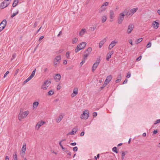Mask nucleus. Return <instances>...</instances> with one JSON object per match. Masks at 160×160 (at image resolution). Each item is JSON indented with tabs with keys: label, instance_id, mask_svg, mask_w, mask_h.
Wrapping results in <instances>:
<instances>
[{
	"label": "nucleus",
	"instance_id": "52",
	"mask_svg": "<svg viewBox=\"0 0 160 160\" xmlns=\"http://www.w3.org/2000/svg\"><path fill=\"white\" fill-rule=\"evenodd\" d=\"M129 42L131 45H133V44L132 43V39H129L128 41Z\"/></svg>",
	"mask_w": 160,
	"mask_h": 160
},
{
	"label": "nucleus",
	"instance_id": "49",
	"mask_svg": "<svg viewBox=\"0 0 160 160\" xmlns=\"http://www.w3.org/2000/svg\"><path fill=\"white\" fill-rule=\"evenodd\" d=\"M131 76V74L130 72H128L127 73V75L126 76V77L127 78H129Z\"/></svg>",
	"mask_w": 160,
	"mask_h": 160
},
{
	"label": "nucleus",
	"instance_id": "8",
	"mask_svg": "<svg viewBox=\"0 0 160 160\" xmlns=\"http://www.w3.org/2000/svg\"><path fill=\"white\" fill-rule=\"evenodd\" d=\"M61 60V56L58 55L53 60V65L56 67L59 64Z\"/></svg>",
	"mask_w": 160,
	"mask_h": 160
},
{
	"label": "nucleus",
	"instance_id": "54",
	"mask_svg": "<svg viewBox=\"0 0 160 160\" xmlns=\"http://www.w3.org/2000/svg\"><path fill=\"white\" fill-rule=\"evenodd\" d=\"M9 71H7L6 73L4 74V78L6 77L7 75L9 73Z\"/></svg>",
	"mask_w": 160,
	"mask_h": 160
},
{
	"label": "nucleus",
	"instance_id": "12",
	"mask_svg": "<svg viewBox=\"0 0 160 160\" xmlns=\"http://www.w3.org/2000/svg\"><path fill=\"white\" fill-rule=\"evenodd\" d=\"M26 149V144L25 143H24L23 144L22 147V148L21 150V156L22 157H24L25 155Z\"/></svg>",
	"mask_w": 160,
	"mask_h": 160
},
{
	"label": "nucleus",
	"instance_id": "63",
	"mask_svg": "<svg viewBox=\"0 0 160 160\" xmlns=\"http://www.w3.org/2000/svg\"><path fill=\"white\" fill-rule=\"evenodd\" d=\"M43 38H44V37H43V36H41V37L40 38H39V41H40Z\"/></svg>",
	"mask_w": 160,
	"mask_h": 160
},
{
	"label": "nucleus",
	"instance_id": "50",
	"mask_svg": "<svg viewBox=\"0 0 160 160\" xmlns=\"http://www.w3.org/2000/svg\"><path fill=\"white\" fill-rule=\"evenodd\" d=\"M51 152L53 153H54V154H55V155H57V153L56 152H55L53 150H51Z\"/></svg>",
	"mask_w": 160,
	"mask_h": 160
},
{
	"label": "nucleus",
	"instance_id": "26",
	"mask_svg": "<svg viewBox=\"0 0 160 160\" xmlns=\"http://www.w3.org/2000/svg\"><path fill=\"white\" fill-rule=\"evenodd\" d=\"M77 128H74L72 129V132L69 133V134L74 135V134L77 131Z\"/></svg>",
	"mask_w": 160,
	"mask_h": 160
},
{
	"label": "nucleus",
	"instance_id": "23",
	"mask_svg": "<svg viewBox=\"0 0 160 160\" xmlns=\"http://www.w3.org/2000/svg\"><path fill=\"white\" fill-rule=\"evenodd\" d=\"M124 13H126V15L129 16H132V14L131 13V11L130 10L129 11V10H128L127 9H125L123 12Z\"/></svg>",
	"mask_w": 160,
	"mask_h": 160
},
{
	"label": "nucleus",
	"instance_id": "36",
	"mask_svg": "<svg viewBox=\"0 0 160 160\" xmlns=\"http://www.w3.org/2000/svg\"><path fill=\"white\" fill-rule=\"evenodd\" d=\"M126 153L125 152H123L122 154L121 158L122 160H123L124 158V156L125 155Z\"/></svg>",
	"mask_w": 160,
	"mask_h": 160
},
{
	"label": "nucleus",
	"instance_id": "38",
	"mask_svg": "<svg viewBox=\"0 0 160 160\" xmlns=\"http://www.w3.org/2000/svg\"><path fill=\"white\" fill-rule=\"evenodd\" d=\"M66 57L67 58H70V53L68 52H66Z\"/></svg>",
	"mask_w": 160,
	"mask_h": 160
},
{
	"label": "nucleus",
	"instance_id": "18",
	"mask_svg": "<svg viewBox=\"0 0 160 160\" xmlns=\"http://www.w3.org/2000/svg\"><path fill=\"white\" fill-rule=\"evenodd\" d=\"M78 93V88H75L74 89L73 93L71 95V97L72 98L74 97Z\"/></svg>",
	"mask_w": 160,
	"mask_h": 160
},
{
	"label": "nucleus",
	"instance_id": "56",
	"mask_svg": "<svg viewBox=\"0 0 160 160\" xmlns=\"http://www.w3.org/2000/svg\"><path fill=\"white\" fill-rule=\"evenodd\" d=\"M97 116V113L96 112H94L93 113V116L94 117H96Z\"/></svg>",
	"mask_w": 160,
	"mask_h": 160
},
{
	"label": "nucleus",
	"instance_id": "7",
	"mask_svg": "<svg viewBox=\"0 0 160 160\" xmlns=\"http://www.w3.org/2000/svg\"><path fill=\"white\" fill-rule=\"evenodd\" d=\"M92 49L91 47H89L85 51L84 54L83 56V58L86 59L87 57L92 52Z\"/></svg>",
	"mask_w": 160,
	"mask_h": 160
},
{
	"label": "nucleus",
	"instance_id": "43",
	"mask_svg": "<svg viewBox=\"0 0 160 160\" xmlns=\"http://www.w3.org/2000/svg\"><path fill=\"white\" fill-rule=\"evenodd\" d=\"M151 43L150 42H149L148 43L147 45V48H149L151 47Z\"/></svg>",
	"mask_w": 160,
	"mask_h": 160
},
{
	"label": "nucleus",
	"instance_id": "48",
	"mask_svg": "<svg viewBox=\"0 0 160 160\" xmlns=\"http://www.w3.org/2000/svg\"><path fill=\"white\" fill-rule=\"evenodd\" d=\"M142 58V56H140L139 57H138V58H137L136 59V61H140Z\"/></svg>",
	"mask_w": 160,
	"mask_h": 160
},
{
	"label": "nucleus",
	"instance_id": "44",
	"mask_svg": "<svg viewBox=\"0 0 160 160\" xmlns=\"http://www.w3.org/2000/svg\"><path fill=\"white\" fill-rule=\"evenodd\" d=\"M111 58V56L108 55V54L107 55L106 60L108 61V60L109 59Z\"/></svg>",
	"mask_w": 160,
	"mask_h": 160
},
{
	"label": "nucleus",
	"instance_id": "20",
	"mask_svg": "<svg viewBox=\"0 0 160 160\" xmlns=\"http://www.w3.org/2000/svg\"><path fill=\"white\" fill-rule=\"evenodd\" d=\"M7 22L6 20L4 19L0 24V26L4 28L6 25Z\"/></svg>",
	"mask_w": 160,
	"mask_h": 160
},
{
	"label": "nucleus",
	"instance_id": "27",
	"mask_svg": "<svg viewBox=\"0 0 160 160\" xmlns=\"http://www.w3.org/2000/svg\"><path fill=\"white\" fill-rule=\"evenodd\" d=\"M39 105V102H35L32 104V107L33 109L37 108Z\"/></svg>",
	"mask_w": 160,
	"mask_h": 160
},
{
	"label": "nucleus",
	"instance_id": "10",
	"mask_svg": "<svg viewBox=\"0 0 160 160\" xmlns=\"http://www.w3.org/2000/svg\"><path fill=\"white\" fill-rule=\"evenodd\" d=\"M100 59H98L96 62L93 64L92 67V70L93 72L96 69L97 67L100 63Z\"/></svg>",
	"mask_w": 160,
	"mask_h": 160
},
{
	"label": "nucleus",
	"instance_id": "53",
	"mask_svg": "<svg viewBox=\"0 0 160 160\" xmlns=\"http://www.w3.org/2000/svg\"><path fill=\"white\" fill-rule=\"evenodd\" d=\"M121 77H122V76H121V74H120L118 76V79H120V80H121Z\"/></svg>",
	"mask_w": 160,
	"mask_h": 160
},
{
	"label": "nucleus",
	"instance_id": "57",
	"mask_svg": "<svg viewBox=\"0 0 160 160\" xmlns=\"http://www.w3.org/2000/svg\"><path fill=\"white\" fill-rule=\"evenodd\" d=\"M96 28V26H95L94 27H91L90 28L91 29V30H94Z\"/></svg>",
	"mask_w": 160,
	"mask_h": 160
},
{
	"label": "nucleus",
	"instance_id": "51",
	"mask_svg": "<svg viewBox=\"0 0 160 160\" xmlns=\"http://www.w3.org/2000/svg\"><path fill=\"white\" fill-rule=\"evenodd\" d=\"M78 148L77 147H74L73 148V150L74 151H77L78 150Z\"/></svg>",
	"mask_w": 160,
	"mask_h": 160
},
{
	"label": "nucleus",
	"instance_id": "60",
	"mask_svg": "<svg viewBox=\"0 0 160 160\" xmlns=\"http://www.w3.org/2000/svg\"><path fill=\"white\" fill-rule=\"evenodd\" d=\"M121 80H120V79H118L117 80H116L115 82L116 83H118V82H119L121 81Z\"/></svg>",
	"mask_w": 160,
	"mask_h": 160
},
{
	"label": "nucleus",
	"instance_id": "4",
	"mask_svg": "<svg viewBox=\"0 0 160 160\" xmlns=\"http://www.w3.org/2000/svg\"><path fill=\"white\" fill-rule=\"evenodd\" d=\"M125 14L124 12L120 13L118 17L117 23L118 24H121L122 23L124 19Z\"/></svg>",
	"mask_w": 160,
	"mask_h": 160
},
{
	"label": "nucleus",
	"instance_id": "45",
	"mask_svg": "<svg viewBox=\"0 0 160 160\" xmlns=\"http://www.w3.org/2000/svg\"><path fill=\"white\" fill-rule=\"evenodd\" d=\"M65 152L68 154L69 156H71V152H69L68 150H66L65 151Z\"/></svg>",
	"mask_w": 160,
	"mask_h": 160
},
{
	"label": "nucleus",
	"instance_id": "42",
	"mask_svg": "<svg viewBox=\"0 0 160 160\" xmlns=\"http://www.w3.org/2000/svg\"><path fill=\"white\" fill-rule=\"evenodd\" d=\"M85 59H84V58H83V59L82 60V62L80 63V65L81 66H82L83 64V63L85 62Z\"/></svg>",
	"mask_w": 160,
	"mask_h": 160
},
{
	"label": "nucleus",
	"instance_id": "41",
	"mask_svg": "<svg viewBox=\"0 0 160 160\" xmlns=\"http://www.w3.org/2000/svg\"><path fill=\"white\" fill-rule=\"evenodd\" d=\"M61 88V87L60 85L59 84H58L57 87V89L58 90H59Z\"/></svg>",
	"mask_w": 160,
	"mask_h": 160
},
{
	"label": "nucleus",
	"instance_id": "55",
	"mask_svg": "<svg viewBox=\"0 0 160 160\" xmlns=\"http://www.w3.org/2000/svg\"><path fill=\"white\" fill-rule=\"evenodd\" d=\"M159 123H160V119L157 120L156 121V122L154 123L155 124H156Z\"/></svg>",
	"mask_w": 160,
	"mask_h": 160
},
{
	"label": "nucleus",
	"instance_id": "62",
	"mask_svg": "<svg viewBox=\"0 0 160 160\" xmlns=\"http://www.w3.org/2000/svg\"><path fill=\"white\" fill-rule=\"evenodd\" d=\"M128 82V80L127 79H126L124 81V82H123V84H124L126 83H127Z\"/></svg>",
	"mask_w": 160,
	"mask_h": 160
},
{
	"label": "nucleus",
	"instance_id": "19",
	"mask_svg": "<svg viewBox=\"0 0 160 160\" xmlns=\"http://www.w3.org/2000/svg\"><path fill=\"white\" fill-rule=\"evenodd\" d=\"M152 27L155 29H157L159 25V23L156 21H153L152 23Z\"/></svg>",
	"mask_w": 160,
	"mask_h": 160
},
{
	"label": "nucleus",
	"instance_id": "14",
	"mask_svg": "<svg viewBox=\"0 0 160 160\" xmlns=\"http://www.w3.org/2000/svg\"><path fill=\"white\" fill-rule=\"evenodd\" d=\"M112 78V75H110L107 77L106 79L105 80L104 83V86H106L111 81Z\"/></svg>",
	"mask_w": 160,
	"mask_h": 160
},
{
	"label": "nucleus",
	"instance_id": "64",
	"mask_svg": "<svg viewBox=\"0 0 160 160\" xmlns=\"http://www.w3.org/2000/svg\"><path fill=\"white\" fill-rule=\"evenodd\" d=\"M67 62L66 60H65L63 61V63L64 64H67Z\"/></svg>",
	"mask_w": 160,
	"mask_h": 160
},
{
	"label": "nucleus",
	"instance_id": "2",
	"mask_svg": "<svg viewBox=\"0 0 160 160\" xmlns=\"http://www.w3.org/2000/svg\"><path fill=\"white\" fill-rule=\"evenodd\" d=\"M87 43L85 42H81L77 45L75 50V52L77 53L80 50L84 48L86 46Z\"/></svg>",
	"mask_w": 160,
	"mask_h": 160
},
{
	"label": "nucleus",
	"instance_id": "37",
	"mask_svg": "<svg viewBox=\"0 0 160 160\" xmlns=\"http://www.w3.org/2000/svg\"><path fill=\"white\" fill-rule=\"evenodd\" d=\"M13 159L14 160H18L17 154L16 153H15L13 155Z\"/></svg>",
	"mask_w": 160,
	"mask_h": 160
},
{
	"label": "nucleus",
	"instance_id": "39",
	"mask_svg": "<svg viewBox=\"0 0 160 160\" xmlns=\"http://www.w3.org/2000/svg\"><path fill=\"white\" fill-rule=\"evenodd\" d=\"M112 150L116 153H118V151L117 150V148L116 147H114L112 148Z\"/></svg>",
	"mask_w": 160,
	"mask_h": 160
},
{
	"label": "nucleus",
	"instance_id": "31",
	"mask_svg": "<svg viewBox=\"0 0 160 160\" xmlns=\"http://www.w3.org/2000/svg\"><path fill=\"white\" fill-rule=\"evenodd\" d=\"M32 78H31L30 76H29L27 79L23 82L24 84H25L27 82L29 81H30Z\"/></svg>",
	"mask_w": 160,
	"mask_h": 160
},
{
	"label": "nucleus",
	"instance_id": "6",
	"mask_svg": "<svg viewBox=\"0 0 160 160\" xmlns=\"http://www.w3.org/2000/svg\"><path fill=\"white\" fill-rule=\"evenodd\" d=\"M11 0H5L1 3L0 7L1 8H4L8 6Z\"/></svg>",
	"mask_w": 160,
	"mask_h": 160
},
{
	"label": "nucleus",
	"instance_id": "25",
	"mask_svg": "<svg viewBox=\"0 0 160 160\" xmlns=\"http://www.w3.org/2000/svg\"><path fill=\"white\" fill-rule=\"evenodd\" d=\"M106 41V39H104L100 42L99 44V48H101L102 47Z\"/></svg>",
	"mask_w": 160,
	"mask_h": 160
},
{
	"label": "nucleus",
	"instance_id": "59",
	"mask_svg": "<svg viewBox=\"0 0 160 160\" xmlns=\"http://www.w3.org/2000/svg\"><path fill=\"white\" fill-rule=\"evenodd\" d=\"M43 71H44V72H47L48 71V69L47 68H44Z\"/></svg>",
	"mask_w": 160,
	"mask_h": 160
},
{
	"label": "nucleus",
	"instance_id": "47",
	"mask_svg": "<svg viewBox=\"0 0 160 160\" xmlns=\"http://www.w3.org/2000/svg\"><path fill=\"white\" fill-rule=\"evenodd\" d=\"M73 67H74V66H73L71 65V66H70L69 67H68L67 68V69L68 70L72 69H73Z\"/></svg>",
	"mask_w": 160,
	"mask_h": 160
},
{
	"label": "nucleus",
	"instance_id": "61",
	"mask_svg": "<svg viewBox=\"0 0 160 160\" xmlns=\"http://www.w3.org/2000/svg\"><path fill=\"white\" fill-rule=\"evenodd\" d=\"M84 134V132H81L80 133V136H83Z\"/></svg>",
	"mask_w": 160,
	"mask_h": 160
},
{
	"label": "nucleus",
	"instance_id": "15",
	"mask_svg": "<svg viewBox=\"0 0 160 160\" xmlns=\"http://www.w3.org/2000/svg\"><path fill=\"white\" fill-rule=\"evenodd\" d=\"M45 123V122L42 121H41L38 122L36 124L35 128L37 130H39L40 127L42 125L44 124Z\"/></svg>",
	"mask_w": 160,
	"mask_h": 160
},
{
	"label": "nucleus",
	"instance_id": "58",
	"mask_svg": "<svg viewBox=\"0 0 160 160\" xmlns=\"http://www.w3.org/2000/svg\"><path fill=\"white\" fill-rule=\"evenodd\" d=\"M70 145L72 146H75L76 145V142L71 143H70Z\"/></svg>",
	"mask_w": 160,
	"mask_h": 160
},
{
	"label": "nucleus",
	"instance_id": "3",
	"mask_svg": "<svg viewBox=\"0 0 160 160\" xmlns=\"http://www.w3.org/2000/svg\"><path fill=\"white\" fill-rule=\"evenodd\" d=\"M29 113L28 111H27L24 112H20L18 115V118L19 121H21V120L25 118Z\"/></svg>",
	"mask_w": 160,
	"mask_h": 160
},
{
	"label": "nucleus",
	"instance_id": "46",
	"mask_svg": "<svg viewBox=\"0 0 160 160\" xmlns=\"http://www.w3.org/2000/svg\"><path fill=\"white\" fill-rule=\"evenodd\" d=\"M18 13V11L15 13H14L11 16L12 18H13Z\"/></svg>",
	"mask_w": 160,
	"mask_h": 160
},
{
	"label": "nucleus",
	"instance_id": "29",
	"mask_svg": "<svg viewBox=\"0 0 160 160\" xmlns=\"http://www.w3.org/2000/svg\"><path fill=\"white\" fill-rule=\"evenodd\" d=\"M78 38H72V43L73 44L76 43L78 41Z\"/></svg>",
	"mask_w": 160,
	"mask_h": 160
},
{
	"label": "nucleus",
	"instance_id": "32",
	"mask_svg": "<svg viewBox=\"0 0 160 160\" xmlns=\"http://www.w3.org/2000/svg\"><path fill=\"white\" fill-rule=\"evenodd\" d=\"M32 78H31L30 76H29L27 79L23 82L24 84H25L27 82L29 81H30Z\"/></svg>",
	"mask_w": 160,
	"mask_h": 160
},
{
	"label": "nucleus",
	"instance_id": "40",
	"mask_svg": "<svg viewBox=\"0 0 160 160\" xmlns=\"http://www.w3.org/2000/svg\"><path fill=\"white\" fill-rule=\"evenodd\" d=\"M114 52V51H111L109 52L108 54L110 56H111L112 55Z\"/></svg>",
	"mask_w": 160,
	"mask_h": 160
},
{
	"label": "nucleus",
	"instance_id": "11",
	"mask_svg": "<svg viewBox=\"0 0 160 160\" xmlns=\"http://www.w3.org/2000/svg\"><path fill=\"white\" fill-rule=\"evenodd\" d=\"M109 18L110 22H112L113 21V19L115 17V15L114 14V12L113 10H111L109 11Z\"/></svg>",
	"mask_w": 160,
	"mask_h": 160
},
{
	"label": "nucleus",
	"instance_id": "21",
	"mask_svg": "<svg viewBox=\"0 0 160 160\" xmlns=\"http://www.w3.org/2000/svg\"><path fill=\"white\" fill-rule=\"evenodd\" d=\"M61 76L59 74H56L55 75L54 78L56 80V82H58L60 80Z\"/></svg>",
	"mask_w": 160,
	"mask_h": 160
},
{
	"label": "nucleus",
	"instance_id": "33",
	"mask_svg": "<svg viewBox=\"0 0 160 160\" xmlns=\"http://www.w3.org/2000/svg\"><path fill=\"white\" fill-rule=\"evenodd\" d=\"M142 38H140L139 39H138L137 40V41L136 42V44H138V43H140L142 41Z\"/></svg>",
	"mask_w": 160,
	"mask_h": 160
},
{
	"label": "nucleus",
	"instance_id": "28",
	"mask_svg": "<svg viewBox=\"0 0 160 160\" xmlns=\"http://www.w3.org/2000/svg\"><path fill=\"white\" fill-rule=\"evenodd\" d=\"M138 8H133L130 10L131 13L133 15L138 10Z\"/></svg>",
	"mask_w": 160,
	"mask_h": 160
},
{
	"label": "nucleus",
	"instance_id": "16",
	"mask_svg": "<svg viewBox=\"0 0 160 160\" xmlns=\"http://www.w3.org/2000/svg\"><path fill=\"white\" fill-rule=\"evenodd\" d=\"M64 115L62 114H60L57 117L56 119V121L57 123H59L62 120V118H63Z\"/></svg>",
	"mask_w": 160,
	"mask_h": 160
},
{
	"label": "nucleus",
	"instance_id": "24",
	"mask_svg": "<svg viewBox=\"0 0 160 160\" xmlns=\"http://www.w3.org/2000/svg\"><path fill=\"white\" fill-rule=\"evenodd\" d=\"M107 19V17L106 15H103L101 17V21L102 23H104L106 22Z\"/></svg>",
	"mask_w": 160,
	"mask_h": 160
},
{
	"label": "nucleus",
	"instance_id": "35",
	"mask_svg": "<svg viewBox=\"0 0 160 160\" xmlns=\"http://www.w3.org/2000/svg\"><path fill=\"white\" fill-rule=\"evenodd\" d=\"M54 94V91L52 90L48 92V95H52Z\"/></svg>",
	"mask_w": 160,
	"mask_h": 160
},
{
	"label": "nucleus",
	"instance_id": "5",
	"mask_svg": "<svg viewBox=\"0 0 160 160\" xmlns=\"http://www.w3.org/2000/svg\"><path fill=\"white\" fill-rule=\"evenodd\" d=\"M89 116V111L88 110H86L83 112L82 113L81 115L80 118L81 119L86 120L88 118Z\"/></svg>",
	"mask_w": 160,
	"mask_h": 160
},
{
	"label": "nucleus",
	"instance_id": "1",
	"mask_svg": "<svg viewBox=\"0 0 160 160\" xmlns=\"http://www.w3.org/2000/svg\"><path fill=\"white\" fill-rule=\"evenodd\" d=\"M109 3L106 2L103 3L99 8L98 13L100 14H102L105 12L107 9V6L109 5Z\"/></svg>",
	"mask_w": 160,
	"mask_h": 160
},
{
	"label": "nucleus",
	"instance_id": "34",
	"mask_svg": "<svg viewBox=\"0 0 160 160\" xmlns=\"http://www.w3.org/2000/svg\"><path fill=\"white\" fill-rule=\"evenodd\" d=\"M35 71H36V70L35 69L34 70L32 71L31 75L30 76L31 78H32L34 77V75H35Z\"/></svg>",
	"mask_w": 160,
	"mask_h": 160
},
{
	"label": "nucleus",
	"instance_id": "22",
	"mask_svg": "<svg viewBox=\"0 0 160 160\" xmlns=\"http://www.w3.org/2000/svg\"><path fill=\"white\" fill-rule=\"evenodd\" d=\"M87 31L86 29H82L79 32V35L80 36L82 37L84 35L85 33Z\"/></svg>",
	"mask_w": 160,
	"mask_h": 160
},
{
	"label": "nucleus",
	"instance_id": "9",
	"mask_svg": "<svg viewBox=\"0 0 160 160\" xmlns=\"http://www.w3.org/2000/svg\"><path fill=\"white\" fill-rule=\"evenodd\" d=\"M51 83L50 81H47L45 82L41 87V88L43 90H46Z\"/></svg>",
	"mask_w": 160,
	"mask_h": 160
},
{
	"label": "nucleus",
	"instance_id": "13",
	"mask_svg": "<svg viewBox=\"0 0 160 160\" xmlns=\"http://www.w3.org/2000/svg\"><path fill=\"white\" fill-rule=\"evenodd\" d=\"M118 43V42L115 40L112 41L109 44L108 47V49L109 50H111Z\"/></svg>",
	"mask_w": 160,
	"mask_h": 160
},
{
	"label": "nucleus",
	"instance_id": "30",
	"mask_svg": "<svg viewBox=\"0 0 160 160\" xmlns=\"http://www.w3.org/2000/svg\"><path fill=\"white\" fill-rule=\"evenodd\" d=\"M18 0H15L13 2V3L12 4V6L14 7H16L18 4Z\"/></svg>",
	"mask_w": 160,
	"mask_h": 160
},
{
	"label": "nucleus",
	"instance_id": "17",
	"mask_svg": "<svg viewBox=\"0 0 160 160\" xmlns=\"http://www.w3.org/2000/svg\"><path fill=\"white\" fill-rule=\"evenodd\" d=\"M133 28V25L132 24H130L128 26L127 32L128 34L131 33Z\"/></svg>",
	"mask_w": 160,
	"mask_h": 160
}]
</instances>
